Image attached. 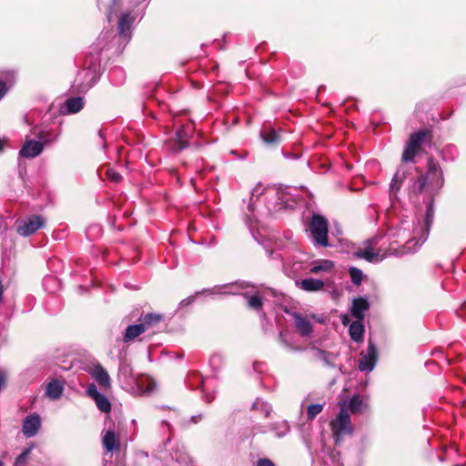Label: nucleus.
I'll use <instances>...</instances> for the list:
<instances>
[{
  "label": "nucleus",
  "instance_id": "obj_10",
  "mask_svg": "<svg viewBox=\"0 0 466 466\" xmlns=\"http://www.w3.org/2000/svg\"><path fill=\"white\" fill-rule=\"evenodd\" d=\"M86 370L101 387L105 389L110 388L111 382L108 372L99 363L88 366Z\"/></svg>",
  "mask_w": 466,
  "mask_h": 466
},
{
  "label": "nucleus",
  "instance_id": "obj_2",
  "mask_svg": "<svg viewBox=\"0 0 466 466\" xmlns=\"http://www.w3.org/2000/svg\"><path fill=\"white\" fill-rule=\"evenodd\" d=\"M412 241L413 239H410L402 246L398 241H392L387 249L379 248L375 251L374 247L378 244V238H370L365 241L363 248H360L353 252V257L374 263L390 256H403L416 250L415 248L410 246Z\"/></svg>",
  "mask_w": 466,
  "mask_h": 466
},
{
  "label": "nucleus",
  "instance_id": "obj_12",
  "mask_svg": "<svg viewBox=\"0 0 466 466\" xmlns=\"http://www.w3.org/2000/svg\"><path fill=\"white\" fill-rule=\"evenodd\" d=\"M370 309V303L366 298L353 299L350 307V314L358 320H363L365 312Z\"/></svg>",
  "mask_w": 466,
  "mask_h": 466
},
{
  "label": "nucleus",
  "instance_id": "obj_23",
  "mask_svg": "<svg viewBox=\"0 0 466 466\" xmlns=\"http://www.w3.org/2000/svg\"><path fill=\"white\" fill-rule=\"evenodd\" d=\"M63 390V382L58 380H53L46 385V395L51 400H57L61 397Z\"/></svg>",
  "mask_w": 466,
  "mask_h": 466
},
{
  "label": "nucleus",
  "instance_id": "obj_19",
  "mask_svg": "<svg viewBox=\"0 0 466 466\" xmlns=\"http://www.w3.org/2000/svg\"><path fill=\"white\" fill-rule=\"evenodd\" d=\"M297 286L305 291L314 292L321 290L324 288L325 283L321 279L308 278L302 279L300 282H297Z\"/></svg>",
  "mask_w": 466,
  "mask_h": 466
},
{
  "label": "nucleus",
  "instance_id": "obj_20",
  "mask_svg": "<svg viewBox=\"0 0 466 466\" xmlns=\"http://www.w3.org/2000/svg\"><path fill=\"white\" fill-rule=\"evenodd\" d=\"M335 263L329 259H319L312 263L309 273L319 274L320 272L330 273L334 270Z\"/></svg>",
  "mask_w": 466,
  "mask_h": 466
},
{
  "label": "nucleus",
  "instance_id": "obj_14",
  "mask_svg": "<svg viewBox=\"0 0 466 466\" xmlns=\"http://www.w3.org/2000/svg\"><path fill=\"white\" fill-rule=\"evenodd\" d=\"M40 428V418L37 414L27 416L23 423V432L26 437L35 436Z\"/></svg>",
  "mask_w": 466,
  "mask_h": 466
},
{
  "label": "nucleus",
  "instance_id": "obj_7",
  "mask_svg": "<svg viewBox=\"0 0 466 466\" xmlns=\"http://www.w3.org/2000/svg\"><path fill=\"white\" fill-rule=\"evenodd\" d=\"M45 219L41 216H31L21 220L17 226V232L24 237L30 236L43 228Z\"/></svg>",
  "mask_w": 466,
  "mask_h": 466
},
{
  "label": "nucleus",
  "instance_id": "obj_42",
  "mask_svg": "<svg viewBox=\"0 0 466 466\" xmlns=\"http://www.w3.org/2000/svg\"><path fill=\"white\" fill-rule=\"evenodd\" d=\"M7 91V87L5 83L0 80V99L5 95Z\"/></svg>",
  "mask_w": 466,
  "mask_h": 466
},
{
  "label": "nucleus",
  "instance_id": "obj_22",
  "mask_svg": "<svg viewBox=\"0 0 466 466\" xmlns=\"http://www.w3.org/2000/svg\"><path fill=\"white\" fill-rule=\"evenodd\" d=\"M365 328L363 320H358L351 322L349 327V333L351 339L355 342H361L363 340Z\"/></svg>",
  "mask_w": 466,
  "mask_h": 466
},
{
  "label": "nucleus",
  "instance_id": "obj_26",
  "mask_svg": "<svg viewBox=\"0 0 466 466\" xmlns=\"http://www.w3.org/2000/svg\"><path fill=\"white\" fill-rule=\"evenodd\" d=\"M84 107V100L80 96L70 97L65 103V110L68 114L78 113Z\"/></svg>",
  "mask_w": 466,
  "mask_h": 466
},
{
  "label": "nucleus",
  "instance_id": "obj_24",
  "mask_svg": "<svg viewBox=\"0 0 466 466\" xmlns=\"http://www.w3.org/2000/svg\"><path fill=\"white\" fill-rule=\"evenodd\" d=\"M313 351V356L314 358L321 360L326 366L328 367H334V360H336V355L331 353V352H329V351H326V350H320V349H317V348H314L312 350Z\"/></svg>",
  "mask_w": 466,
  "mask_h": 466
},
{
  "label": "nucleus",
  "instance_id": "obj_3",
  "mask_svg": "<svg viewBox=\"0 0 466 466\" xmlns=\"http://www.w3.org/2000/svg\"><path fill=\"white\" fill-rule=\"evenodd\" d=\"M432 139L431 131L420 129L410 136L406 144L401 159L403 162H414L415 157L420 153L421 145L431 142Z\"/></svg>",
  "mask_w": 466,
  "mask_h": 466
},
{
  "label": "nucleus",
  "instance_id": "obj_46",
  "mask_svg": "<svg viewBox=\"0 0 466 466\" xmlns=\"http://www.w3.org/2000/svg\"><path fill=\"white\" fill-rule=\"evenodd\" d=\"M6 228V226L5 225L4 218H3V217L0 216V230L2 228Z\"/></svg>",
  "mask_w": 466,
  "mask_h": 466
},
{
  "label": "nucleus",
  "instance_id": "obj_27",
  "mask_svg": "<svg viewBox=\"0 0 466 466\" xmlns=\"http://www.w3.org/2000/svg\"><path fill=\"white\" fill-rule=\"evenodd\" d=\"M406 177L405 172L400 171V169L396 172L394 177L391 179L390 185V196L396 197L398 191L400 189L403 180Z\"/></svg>",
  "mask_w": 466,
  "mask_h": 466
},
{
  "label": "nucleus",
  "instance_id": "obj_1",
  "mask_svg": "<svg viewBox=\"0 0 466 466\" xmlns=\"http://www.w3.org/2000/svg\"><path fill=\"white\" fill-rule=\"evenodd\" d=\"M444 184L443 173L440 164L432 157L429 158L427 171L424 175L419 176L410 187V193L419 195L426 193L429 196L427 210L425 214V224L427 233L423 234L422 242L427 238L429 228L434 217V196L439 192Z\"/></svg>",
  "mask_w": 466,
  "mask_h": 466
},
{
  "label": "nucleus",
  "instance_id": "obj_41",
  "mask_svg": "<svg viewBox=\"0 0 466 466\" xmlns=\"http://www.w3.org/2000/svg\"><path fill=\"white\" fill-rule=\"evenodd\" d=\"M205 387H206V386L204 385V389H203V393H204V395H203V398H204V400H205V401H206V402L209 403V402H211V401L213 400V399L215 398V396H214V394L208 393V392L206 391Z\"/></svg>",
  "mask_w": 466,
  "mask_h": 466
},
{
  "label": "nucleus",
  "instance_id": "obj_33",
  "mask_svg": "<svg viewBox=\"0 0 466 466\" xmlns=\"http://www.w3.org/2000/svg\"><path fill=\"white\" fill-rule=\"evenodd\" d=\"M110 80L116 86H120L125 82L126 75L122 68L115 67L109 71Z\"/></svg>",
  "mask_w": 466,
  "mask_h": 466
},
{
  "label": "nucleus",
  "instance_id": "obj_31",
  "mask_svg": "<svg viewBox=\"0 0 466 466\" xmlns=\"http://www.w3.org/2000/svg\"><path fill=\"white\" fill-rule=\"evenodd\" d=\"M252 409L260 411L265 418H268L272 411L271 406L259 398H257L253 402Z\"/></svg>",
  "mask_w": 466,
  "mask_h": 466
},
{
  "label": "nucleus",
  "instance_id": "obj_21",
  "mask_svg": "<svg viewBox=\"0 0 466 466\" xmlns=\"http://www.w3.org/2000/svg\"><path fill=\"white\" fill-rule=\"evenodd\" d=\"M138 320L141 326L144 327L146 332L158 325L163 320V316L157 313H147L146 315H141Z\"/></svg>",
  "mask_w": 466,
  "mask_h": 466
},
{
  "label": "nucleus",
  "instance_id": "obj_5",
  "mask_svg": "<svg viewBox=\"0 0 466 466\" xmlns=\"http://www.w3.org/2000/svg\"><path fill=\"white\" fill-rule=\"evenodd\" d=\"M331 432L336 444H339L344 435H350L353 432L350 418L348 409L344 406L340 408L337 418L330 423Z\"/></svg>",
  "mask_w": 466,
  "mask_h": 466
},
{
  "label": "nucleus",
  "instance_id": "obj_28",
  "mask_svg": "<svg viewBox=\"0 0 466 466\" xmlns=\"http://www.w3.org/2000/svg\"><path fill=\"white\" fill-rule=\"evenodd\" d=\"M366 406L363 398L359 394L354 395L350 400L349 409L352 413H360Z\"/></svg>",
  "mask_w": 466,
  "mask_h": 466
},
{
  "label": "nucleus",
  "instance_id": "obj_34",
  "mask_svg": "<svg viewBox=\"0 0 466 466\" xmlns=\"http://www.w3.org/2000/svg\"><path fill=\"white\" fill-rule=\"evenodd\" d=\"M261 138L267 144H274L279 141V135L275 129H266L260 133Z\"/></svg>",
  "mask_w": 466,
  "mask_h": 466
},
{
  "label": "nucleus",
  "instance_id": "obj_16",
  "mask_svg": "<svg viewBox=\"0 0 466 466\" xmlns=\"http://www.w3.org/2000/svg\"><path fill=\"white\" fill-rule=\"evenodd\" d=\"M277 193L276 189L271 187H265L262 183H258L255 187L251 191V197H250V202L248 204V210L253 211L254 210V203L255 201L263 195L269 196L272 194Z\"/></svg>",
  "mask_w": 466,
  "mask_h": 466
},
{
  "label": "nucleus",
  "instance_id": "obj_11",
  "mask_svg": "<svg viewBox=\"0 0 466 466\" xmlns=\"http://www.w3.org/2000/svg\"><path fill=\"white\" fill-rule=\"evenodd\" d=\"M246 289L248 288V284L245 282L236 283L232 285H225V286H216L210 289H203L200 292H197L198 294H207V295H215V294H238L237 289Z\"/></svg>",
  "mask_w": 466,
  "mask_h": 466
},
{
  "label": "nucleus",
  "instance_id": "obj_40",
  "mask_svg": "<svg viewBox=\"0 0 466 466\" xmlns=\"http://www.w3.org/2000/svg\"><path fill=\"white\" fill-rule=\"evenodd\" d=\"M257 466H275L274 463L268 459H259Z\"/></svg>",
  "mask_w": 466,
  "mask_h": 466
},
{
  "label": "nucleus",
  "instance_id": "obj_4",
  "mask_svg": "<svg viewBox=\"0 0 466 466\" xmlns=\"http://www.w3.org/2000/svg\"><path fill=\"white\" fill-rule=\"evenodd\" d=\"M328 220L323 216L319 214H313L311 221L309 226V230L314 246H329L328 241Z\"/></svg>",
  "mask_w": 466,
  "mask_h": 466
},
{
  "label": "nucleus",
  "instance_id": "obj_17",
  "mask_svg": "<svg viewBox=\"0 0 466 466\" xmlns=\"http://www.w3.org/2000/svg\"><path fill=\"white\" fill-rule=\"evenodd\" d=\"M103 446L108 452L119 450L120 440L115 430H108L103 436Z\"/></svg>",
  "mask_w": 466,
  "mask_h": 466
},
{
  "label": "nucleus",
  "instance_id": "obj_48",
  "mask_svg": "<svg viewBox=\"0 0 466 466\" xmlns=\"http://www.w3.org/2000/svg\"><path fill=\"white\" fill-rule=\"evenodd\" d=\"M462 310L466 312V302L462 304Z\"/></svg>",
  "mask_w": 466,
  "mask_h": 466
},
{
  "label": "nucleus",
  "instance_id": "obj_50",
  "mask_svg": "<svg viewBox=\"0 0 466 466\" xmlns=\"http://www.w3.org/2000/svg\"><path fill=\"white\" fill-rule=\"evenodd\" d=\"M0 466H4V462L0 461Z\"/></svg>",
  "mask_w": 466,
  "mask_h": 466
},
{
  "label": "nucleus",
  "instance_id": "obj_39",
  "mask_svg": "<svg viewBox=\"0 0 466 466\" xmlns=\"http://www.w3.org/2000/svg\"><path fill=\"white\" fill-rule=\"evenodd\" d=\"M195 299H196V296H189V297H187V299H183L179 303V307L183 308V307H186V306H188V305L192 304L195 301Z\"/></svg>",
  "mask_w": 466,
  "mask_h": 466
},
{
  "label": "nucleus",
  "instance_id": "obj_13",
  "mask_svg": "<svg viewBox=\"0 0 466 466\" xmlns=\"http://www.w3.org/2000/svg\"><path fill=\"white\" fill-rule=\"evenodd\" d=\"M292 316L294 319L295 327L299 333L302 337L310 336L313 330L310 321L307 318L303 317L301 314L297 312H294Z\"/></svg>",
  "mask_w": 466,
  "mask_h": 466
},
{
  "label": "nucleus",
  "instance_id": "obj_47",
  "mask_svg": "<svg viewBox=\"0 0 466 466\" xmlns=\"http://www.w3.org/2000/svg\"><path fill=\"white\" fill-rule=\"evenodd\" d=\"M191 420H192L193 422H195V423H197V422H198L197 417H195V416L191 418Z\"/></svg>",
  "mask_w": 466,
  "mask_h": 466
},
{
  "label": "nucleus",
  "instance_id": "obj_36",
  "mask_svg": "<svg viewBox=\"0 0 466 466\" xmlns=\"http://www.w3.org/2000/svg\"><path fill=\"white\" fill-rule=\"evenodd\" d=\"M323 410L322 404H311L307 409L308 420H312L315 417L319 414Z\"/></svg>",
  "mask_w": 466,
  "mask_h": 466
},
{
  "label": "nucleus",
  "instance_id": "obj_6",
  "mask_svg": "<svg viewBox=\"0 0 466 466\" xmlns=\"http://www.w3.org/2000/svg\"><path fill=\"white\" fill-rule=\"evenodd\" d=\"M39 140H26L19 151L20 156L32 158L38 156L45 144L52 143L56 140V136L49 137L46 133L41 131L37 134Z\"/></svg>",
  "mask_w": 466,
  "mask_h": 466
},
{
  "label": "nucleus",
  "instance_id": "obj_8",
  "mask_svg": "<svg viewBox=\"0 0 466 466\" xmlns=\"http://www.w3.org/2000/svg\"><path fill=\"white\" fill-rule=\"evenodd\" d=\"M361 360L359 363L360 371H371L378 360V350L375 344L370 340L366 351L361 352Z\"/></svg>",
  "mask_w": 466,
  "mask_h": 466
},
{
  "label": "nucleus",
  "instance_id": "obj_25",
  "mask_svg": "<svg viewBox=\"0 0 466 466\" xmlns=\"http://www.w3.org/2000/svg\"><path fill=\"white\" fill-rule=\"evenodd\" d=\"M144 332H145V329L143 326H141L140 323L129 325L126 329V331L123 336V340H124V342H129L131 340H134L136 338H137L139 335L143 334Z\"/></svg>",
  "mask_w": 466,
  "mask_h": 466
},
{
  "label": "nucleus",
  "instance_id": "obj_38",
  "mask_svg": "<svg viewBox=\"0 0 466 466\" xmlns=\"http://www.w3.org/2000/svg\"><path fill=\"white\" fill-rule=\"evenodd\" d=\"M106 177L108 179L116 183H118L122 178L121 175L114 169H108L106 171Z\"/></svg>",
  "mask_w": 466,
  "mask_h": 466
},
{
  "label": "nucleus",
  "instance_id": "obj_29",
  "mask_svg": "<svg viewBox=\"0 0 466 466\" xmlns=\"http://www.w3.org/2000/svg\"><path fill=\"white\" fill-rule=\"evenodd\" d=\"M270 430L275 432L278 438H281L289 432L290 428L288 421L282 420L273 423L270 427Z\"/></svg>",
  "mask_w": 466,
  "mask_h": 466
},
{
  "label": "nucleus",
  "instance_id": "obj_37",
  "mask_svg": "<svg viewBox=\"0 0 466 466\" xmlns=\"http://www.w3.org/2000/svg\"><path fill=\"white\" fill-rule=\"evenodd\" d=\"M31 452V448H27L22 451L21 454L15 459L14 466H25L27 458Z\"/></svg>",
  "mask_w": 466,
  "mask_h": 466
},
{
  "label": "nucleus",
  "instance_id": "obj_45",
  "mask_svg": "<svg viewBox=\"0 0 466 466\" xmlns=\"http://www.w3.org/2000/svg\"><path fill=\"white\" fill-rule=\"evenodd\" d=\"M6 145H7V140L5 138H0V153L4 150V148Z\"/></svg>",
  "mask_w": 466,
  "mask_h": 466
},
{
  "label": "nucleus",
  "instance_id": "obj_44",
  "mask_svg": "<svg viewBox=\"0 0 466 466\" xmlns=\"http://www.w3.org/2000/svg\"><path fill=\"white\" fill-rule=\"evenodd\" d=\"M279 339H280V341L283 343V345H285L286 347H289V344L288 343V341L286 340L285 339V334L284 332H280L279 333Z\"/></svg>",
  "mask_w": 466,
  "mask_h": 466
},
{
  "label": "nucleus",
  "instance_id": "obj_18",
  "mask_svg": "<svg viewBox=\"0 0 466 466\" xmlns=\"http://www.w3.org/2000/svg\"><path fill=\"white\" fill-rule=\"evenodd\" d=\"M191 134V127L190 125L183 126L180 129H178L176 133V150L181 151L187 147L188 146V138Z\"/></svg>",
  "mask_w": 466,
  "mask_h": 466
},
{
  "label": "nucleus",
  "instance_id": "obj_35",
  "mask_svg": "<svg viewBox=\"0 0 466 466\" xmlns=\"http://www.w3.org/2000/svg\"><path fill=\"white\" fill-rule=\"evenodd\" d=\"M350 275L351 281L353 282L354 285H356V286L360 285L362 279H363V273L360 269H359L355 267H351L350 268Z\"/></svg>",
  "mask_w": 466,
  "mask_h": 466
},
{
  "label": "nucleus",
  "instance_id": "obj_49",
  "mask_svg": "<svg viewBox=\"0 0 466 466\" xmlns=\"http://www.w3.org/2000/svg\"><path fill=\"white\" fill-rule=\"evenodd\" d=\"M99 136H100V137H101L102 139H104V138H103V137H102V131H101V130H99Z\"/></svg>",
  "mask_w": 466,
  "mask_h": 466
},
{
  "label": "nucleus",
  "instance_id": "obj_43",
  "mask_svg": "<svg viewBox=\"0 0 466 466\" xmlns=\"http://www.w3.org/2000/svg\"><path fill=\"white\" fill-rule=\"evenodd\" d=\"M340 320H341V323L344 325V326H350V318L347 314H341L340 315Z\"/></svg>",
  "mask_w": 466,
  "mask_h": 466
},
{
  "label": "nucleus",
  "instance_id": "obj_30",
  "mask_svg": "<svg viewBox=\"0 0 466 466\" xmlns=\"http://www.w3.org/2000/svg\"><path fill=\"white\" fill-rule=\"evenodd\" d=\"M137 385L142 393H149L156 388L155 381L149 378H141L137 380Z\"/></svg>",
  "mask_w": 466,
  "mask_h": 466
},
{
  "label": "nucleus",
  "instance_id": "obj_32",
  "mask_svg": "<svg viewBox=\"0 0 466 466\" xmlns=\"http://www.w3.org/2000/svg\"><path fill=\"white\" fill-rule=\"evenodd\" d=\"M245 298L248 299V305L250 309L259 311L262 309L263 302L262 299L259 295H248V293L244 294Z\"/></svg>",
  "mask_w": 466,
  "mask_h": 466
},
{
  "label": "nucleus",
  "instance_id": "obj_15",
  "mask_svg": "<svg viewBox=\"0 0 466 466\" xmlns=\"http://www.w3.org/2000/svg\"><path fill=\"white\" fill-rule=\"evenodd\" d=\"M133 22L134 18L131 16L130 13L121 14L118 20V32L119 35L123 37L125 40H128L130 38V30Z\"/></svg>",
  "mask_w": 466,
  "mask_h": 466
},
{
  "label": "nucleus",
  "instance_id": "obj_9",
  "mask_svg": "<svg viewBox=\"0 0 466 466\" xmlns=\"http://www.w3.org/2000/svg\"><path fill=\"white\" fill-rule=\"evenodd\" d=\"M87 395L94 400L96 405L102 412L108 413L111 410V403L108 399L97 390L96 386L91 383L86 388Z\"/></svg>",
  "mask_w": 466,
  "mask_h": 466
}]
</instances>
